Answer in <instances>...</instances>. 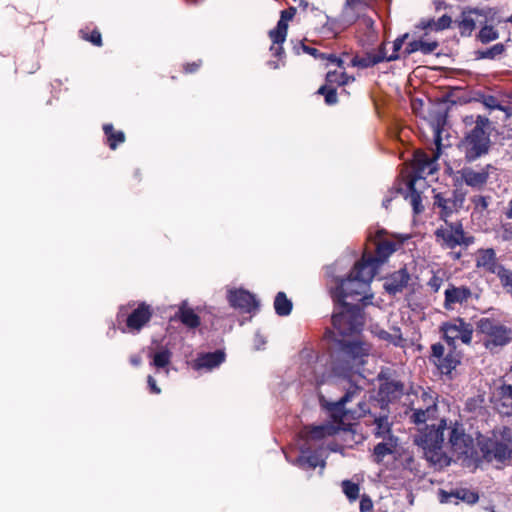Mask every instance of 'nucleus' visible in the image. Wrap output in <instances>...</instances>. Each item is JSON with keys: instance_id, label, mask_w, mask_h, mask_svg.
<instances>
[{"instance_id": "f257e3e1", "label": "nucleus", "mask_w": 512, "mask_h": 512, "mask_svg": "<svg viewBox=\"0 0 512 512\" xmlns=\"http://www.w3.org/2000/svg\"><path fill=\"white\" fill-rule=\"evenodd\" d=\"M363 307L353 303H334L331 321L333 330H327L326 335L334 343L333 371L340 376L344 395L334 402H326L323 407L331 413L334 420L342 419L348 414L345 405L362 393V387L352 378L365 364L370 346L363 341L352 339L359 334L364 326Z\"/></svg>"}, {"instance_id": "f03ea898", "label": "nucleus", "mask_w": 512, "mask_h": 512, "mask_svg": "<svg viewBox=\"0 0 512 512\" xmlns=\"http://www.w3.org/2000/svg\"><path fill=\"white\" fill-rule=\"evenodd\" d=\"M349 264L348 258H340L325 267V276L335 283V286L330 287L333 303H361L362 307L366 306L373 297L372 294L367 295V292L375 275L368 265L360 262L355 263L353 269L345 274Z\"/></svg>"}, {"instance_id": "7ed1b4c3", "label": "nucleus", "mask_w": 512, "mask_h": 512, "mask_svg": "<svg viewBox=\"0 0 512 512\" xmlns=\"http://www.w3.org/2000/svg\"><path fill=\"white\" fill-rule=\"evenodd\" d=\"M445 431H448L446 419H441L438 424L425 425L418 429L414 436V443L424 451L426 459L434 465L448 464L443 452Z\"/></svg>"}, {"instance_id": "20e7f679", "label": "nucleus", "mask_w": 512, "mask_h": 512, "mask_svg": "<svg viewBox=\"0 0 512 512\" xmlns=\"http://www.w3.org/2000/svg\"><path fill=\"white\" fill-rule=\"evenodd\" d=\"M489 119L477 116L473 128L468 130L458 143V149L463 154L466 163H472L487 155L491 149V139L486 127Z\"/></svg>"}, {"instance_id": "39448f33", "label": "nucleus", "mask_w": 512, "mask_h": 512, "mask_svg": "<svg viewBox=\"0 0 512 512\" xmlns=\"http://www.w3.org/2000/svg\"><path fill=\"white\" fill-rule=\"evenodd\" d=\"M379 383L377 397L381 406L396 402L405 394V384L399 379L397 370L381 367L376 376Z\"/></svg>"}, {"instance_id": "423d86ee", "label": "nucleus", "mask_w": 512, "mask_h": 512, "mask_svg": "<svg viewBox=\"0 0 512 512\" xmlns=\"http://www.w3.org/2000/svg\"><path fill=\"white\" fill-rule=\"evenodd\" d=\"M477 329L484 335L483 344L485 348L491 352L512 342V328L495 319L481 318L477 322Z\"/></svg>"}, {"instance_id": "0eeeda50", "label": "nucleus", "mask_w": 512, "mask_h": 512, "mask_svg": "<svg viewBox=\"0 0 512 512\" xmlns=\"http://www.w3.org/2000/svg\"><path fill=\"white\" fill-rule=\"evenodd\" d=\"M446 225L447 227L437 228L434 232L437 242L443 248L454 249L460 245L469 246L473 243L474 238L465 236L463 225L460 221H447Z\"/></svg>"}, {"instance_id": "6e6552de", "label": "nucleus", "mask_w": 512, "mask_h": 512, "mask_svg": "<svg viewBox=\"0 0 512 512\" xmlns=\"http://www.w3.org/2000/svg\"><path fill=\"white\" fill-rule=\"evenodd\" d=\"M448 444L458 457L472 458L475 454L474 439L458 422L448 426Z\"/></svg>"}, {"instance_id": "1a4fd4ad", "label": "nucleus", "mask_w": 512, "mask_h": 512, "mask_svg": "<svg viewBox=\"0 0 512 512\" xmlns=\"http://www.w3.org/2000/svg\"><path fill=\"white\" fill-rule=\"evenodd\" d=\"M227 300L231 307L239 309L245 313H255L260 307V302L256 296L242 288L229 290L227 293Z\"/></svg>"}, {"instance_id": "9d476101", "label": "nucleus", "mask_w": 512, "mask_h": 512, "mask_svg": "<svg viewBox=\"0 0 512 512\" xmlns=\"http://www.w3.org/2000/svg\"><path fill=\"white\" fill-rule=\"evenodd\" d=\"M497 168L492 164H486L481 170L475 171L471 167H463L459 173L464 183L475 189L484 187L489 179L491 173L496 171Z\"/></svg>"}, {"instance_id": "9b49d317", "label": "nucleus", "mask_w": 512, "mask_h": 512, "mask_svg": "<svg viewBox=\"0 0 512 512\" xmlns=\"http://www.w3.org/2000/svg\"><path fill=\"white\" fill-rule=\"evenodd\" d=\"M401 244H397L390 240H385L378 243L376 247V255L369 256L367 259L363 258L359 261L361 264H366L371 269V272L375 275L377 269L387 261Z\"/></svg>"}, {"instance_id": "f8f14e48", "label": "nucleus", "mask_w": 512, "mask_h": 512, "mask_svg": "<svg viewBox=\"0 0 512 512\" xmlns=\"http://www.w3.org/2000/svg\"><path fill=\"white\" fill-rule=\"evenodd\" d=\"M151 306L142 302L126 318V326L130 332L138 333L152 317Z\"/></svg>"}, {"instance_id": "ddd939ff", "label": "nucleus", "mask_w": 512, "mask_h": 512, "mask_svg": "<svg viewBox=\"0 0 512 512\" xmlns=\"http://www.w3.org/2000/svg\"><path fill=\"white\" fill-rule=\"evenodd\" d=\"M409 280L410 274L407 268L403 267L390 274L386 278L383 287L389 295L394 296L403 291V289L408 285Z\"/></svg>"}, {"instance_id": "4468645a", "label": "nucleus", "mask_w": 512, "mask_h": 512, "mask_svg": "<svg viewBox=\"0 0 512 512\" xmlns=\"http://www.w3.org/2000/svg\"><path fill=\"white\" fill-rule=\"evenodd\" d=\"M453 198H446L442 193H436L434 195V205L441 209L440 218L447 223V219L456 210L457 205H462L464 200L463 196L457 197L456 191L453 192Z\"/></svg>"}, {"instance_id": "2eb2a0df", "label": "nucleus", "mask_w": 512, "mask_h": 512, "mask_svg": "<svg viewBox=\"0 0 512 512\" xmlns=\"http://www.w3.org/2000/svg\"><path fill=\"white\" fill-rule=\"evenodd\" d=\"M226 358V354L223 350H216L214 352H208L198 355L193 363L195 370L207 369L212 370L220 366Z\"/></svg>"}, {"instance_id": "dca6fc26", "label": "nucleus", "mask_w": 512, "mask_h": 512, "mask_svg": "<svg viewBox=\"0 0 512 512\" xmlns=\"http://www.w3.org/2000/svg\"><path fill=\"white\" fill-rule=\"evenodd\" d=\"M444 295V307L446 309H452L454 304H463L467 302V300L471 297L472 292L466 286L456 287L454 285H450L445 290Z\"/></svg>"}, {"instance_id": "f3484780", "label": "nucleus", "mask_w": 512, "mask_h": 512, "mask_svg": "<svg viewBox=\"0 0 512 512\" xmlns=\"http://www.w3.org/2000/svg\"><path fill=\"white\" fill-rule=\"evenodd\" d=\"M461 354L456 348L449 347V351L439 360H433V363L443 375H451L452 371L461 363Z\"/></svg>"}, {"instance_id": "a211bd4d", "label": "nucleus", "mask_w": 512, "mask_h": 512, "mask_svg": "<svg viewBox=\"0 0 512 512\" xmlns=\"http://www.w3.org/2000/svg\"><path fill=\"white\" fill-rule=\"evenodd\" d=\"M292 465L302 469H315L319 465L324 466L325 462L310 448L302 447L300 449V455L292 461Z\"/></svg>"}, {"instance_id": "6ab92c4d", "label": "nucleus", "mask_w": 512, "mask_h": 512, "mask_svg": "<svg viewBox=\"0 0 512 512\" xmlns=\"http://www.w3.org/2000/svg\"><path fill=\"white\" fill-rule=\"evenodd\" d=\"M486 448V451L483 450V452L488 459L494 458L499 462H504L511 457V450L504 442L490 441L489 444H486Z\"/></svg>"}, {"instance_id": "aec40b11", "label": "nucleus", "mask_w": 512, "mask_h": 512, "mask_svg": "<svg viewBox=\"0 0 512 512\" xmlns=\"http://www.w3.org/2000/svg\"><path fill=\"white\" fill-rule=\"evenodd\" d=\"M506 45L504 43H496L490 47L476 49L473 52L474 59L479 60H500L506 52Z\"/></svg>"}, {"instance_id": "412c9836", "label": "nucleus", "mask_w": 512, "mask_h": 512, "mask_svg": "<svg viewBox=\"0 0 512 512\" xmlns=\"http://www.w3.org/2000/svg\"><path fill=\"white\" fill-rule=\"evenodd\" d=\"M474 14L478 16L483 15L482 11L477 8L462 12L461 20L458 23V28L461 36H471L473 30L476 28V20L473 17Z\"/></svg>"}, {"instance_id": "4be33fe9", "label": "nucleus", "mask_w": 512, "mask_h": 512, "mask_svg": "<svg viewBox=\"0 0 512 512\" xmlns=\"http://www.w3.org/2000/svg\"><path fill=\"white\" fill-rule=\"evenodd\" d=\"M436 411V398H429V406H424L413 410V413L410 416L411 422L417 425L424 424L427 420L434 417Z\"/></svg>"}, {"instance_id": "5701e85b", "label": "nucleus", "mask_w": 512, "mask_h": 512, "mask_svg": "<svg viewBox=\"0 0 512 512\" xmlns=\"http://www.w3.org/2000/svg\"><path fill=\"white\" fill-rule=\"evenodd\" d=\"M502 264H499L496 259V253L493 248H488L480 252L476 261L477 267H483L489 273L494 274Z\"/></svg>"}, {"instance_id": "b1692460", "label": "nucleus", "mask_w": 512, "mask_h": 512, "mask_svg": "<svg viewBox=\"0 0 512 512\" xmlns=\"http://www.w3.org/2000/svg\"><path fill=\"white\" fill-rule=\"evenodd\" d=\"M497 406L505 410L501 412L506 415H512V385L502 384L497 388Z\"/></svg>"}, {"instance_id": "393cba45", "label": "nucleus", "mask_w": 512, "mask_h": 512, "mask_svg": "<svg viewBox=\"0 0 512 512\" xmlns=\"http://www.w3.org/2000/svg\"><path fill=\"white\" fill-rule=\"evenodd\" d=\"M176 317L183 325L190 329H195L200 325V317L191 308L186 307V301L179 307Z\"/></svg>"}, {"instance_id": "a878e982", "label": "nucleus", "mask_w": 512, "mask_h": 512, "mask_svg": "<svg viewBox=\"0 0 512 512\" xmlns=\"http://www.w3.org/2000/svg\"><path fill=\"white\" fill-rule=\"evenodd\" d=\"M459 322L455 318L451 322H445L441 325L440 329L443 332V339L451 348H456V340L459 338Z\"/></svg>"}, {"instance_id": "bb28decb", "label": "nucleus", "mask_w": 512, "mask_h": 512, "mask_svg": "<svg viewBox=\"0 0 512 512\" xmlns=\"http://www.w3.org/2000/svg\"><path fill=\"white\" fill-rule=\"evenodd\" d=\"M436 171V161L430 157L424 155L421 158L414 170V175L411 179H424L423 174L431 175Z\"/></svg>"}, {"instance_id": "cd10ccee", "label": "nucleus", "mask_w": 512, "mask_h": 512, "mask_svg": "<svg viewBox=\"0 0 512 512\" xmlns=\"http://www.w3.org/2000/svg\"><path fill=\"white\" fill-rule=\"evenodd\" d=\"M416 180L410 179L407 182V194L405 198H410V202L413 208L414 214H420L424 210V206L422 205L421 194L415 188Z\"/></svg>"}, {"instance_id": "c85d7f7f", "label": "nucleus", "mask_w": 512, "mask_h": 512, "mask_svg": "<svg viewBox=\"0 0 512 512\" xmlns=\"http://www.w3.org/2000/svg\"><path fill=\"white\" fill-rule=\"evenodd\" d=\"M447 122V110H437L433 116L434 141L439 148L441 145V133Z\"/></svg>"}, {"instance_id": "c756f323", "label": "nucleus", "mask_w": 512, "mask_h": 512, "mask_svg": "<svg viewBox=\"0 0 512 512\" xmlns=\"http://www.w3.org/2000/svg\"><path fill=\"white\" fill-rule=\"evenodd\" d=\"M293 308L292 301L287 298L284 292H278L274 299V309L278 316L290 315Z\"/></svg>"}, {"instance_id": "7c9ffc66", "label": "nucleus", "mask_w": 512, "mask_h": 512, "mask_svg": "<svg viewBox=\"0 0 512 512\" xmlns=\"http://www.w3.org/2000/svg\"><path fill=\"white\" fill-rule=\"evenodd\" d=\"M499 31L493 26L485 24L480 28L478 33L475 35L476 41L483 45H487L499 38Z\"/></svg>"}, {"instance_id": "2f4dec72", "label": "nucleus", "mask_w": 512, "mask_h": 512, "mask_svg": "<svg viewBox=\"0 0 512 512\" xmlns=\"http://www.w3.org/2000/svg\"><path fill=\"white\" fill-rule=\"evenodd\" d=\"M395 446L396 443H392V441L390 443L380 442L376 444L372 453L373 462L380 464L387 455L394 452Z\"/></svg>"}, {"instance_id": "473e14b6", "label": "nucleus", "mask_w": 512, "mask_h": 512, "mask_svg": "<svg viewBox=\"0 0 512 512\" xmlns=\"http://www.w3.org/2000/svg\"><path fill=\"white\" fill-rule=\"evenodd\" d=\"M383 62V58L374 57L373 53H366L363 57L355 56L351 59L350 65L352 67H359L362 69L373 67Z\"/></svg>"}, {"instance_id": "72a5a7b5", "label": "nucleus", "mask_w": 512, "mask_h": 512, "mask_svg": "<svg viewBox=\"0 0 512 512\" xmlns=\"http://www.w3.org/2000/svg\"><path fill=\"white\" fill-rule=\"evenodd\" d=\"M374 423L376 426L374 431L375 437L385 438L388 436L390 441H393V439L396 440V438L391 434V424L389 423L387 416L375 418Z\"/></svg>"}, {"instance_id": "f704fd0d", "label": "nucleus", "mask_w": 512, "mask_h": 512, "mask_svg": "<svg viewBox=\"0 0 512 512\" xmlns=\"http://www.w3.org/2000/svg\"><path fill=\"white\" fill-rule=\"evenodd\" d=\"M354 80V76H349L345 71L337 72L336 70L328 71L325 77L326 83L337 86H344Z\"/></svg>"}, {"instance_id": "c9c22d12", "label": "nucleus", "mask_w": 512, "mask_h": 512, "mask_svg": "<svg viewBox=\"0 0 512 512\" xmlns=\"http://www.w3.org/2000/svg\"><path fill=\"white\" fill-rule=\"evenodd\" d=\"M378 337L382 340L388 341L397 347H403L405 340L402 336L401 330L399 327H393V333H389L385 330H380L378 333Z\"/></svg>"}, {"instance_id": "e433bc0d", "label": "nucleus", "mask_w": 512, "mask_h": 512, "mask_svg": "<svg viewBox=\"0 0 512 512\" xmlns=\"http://www.w3.org/2000/svg\"><path fill=\"white\" fill-rule=\"evenodd\" d=\"M288 25L285 21L279 20L274 29L270 30L269 37L273 44H283L286 40Z\"/></svg>"}, {"instance_id": "4c0bfd02", "label": "nucleus", "mask_w": 512, "mask_h": 512, "mask_svg": "<svg viewBox=\"0 0 512 512\" xmlns=\"http://www.w3.org/2000/svg\"><path fill=\"white\" fill-rule=\"evenodd\" d=\"M455 495L458 504L463 502L472 505L477 503L479 500L478 493L467 488H455Z\"/></svg>"}, {"instance_id": "58836bf2", "label": "nucleus", "mask_w": 512, "mask_h": 512, "mask_svg": "<svg viewBox=\"0 0 512 512\" xmlns=\"http://www.w3.org/2000/svg\"><path fill=\"white\" fill-rule=\"evenodd\" d=\"M317 94L324 96V101L329 106L338 103L337 89L333 85L325 83L317 90Z\"/></svg>"}, {"instance_id": "ea45409f", "label": "nucleus", "mask_w": 512, "mask_h": 512, "mask_svg": "<svg viewBox=\"0 0 512 512\" xmlns=\"http://www.w3.org/2000/svg\"><path fill=\"white\" fill-rule=\"evenodd\" d=\"M172 352L167 347H162L153 355L152 364L160 369L165 368L171 361Z\"/></svg>"}, {"instance_id": "a19ab883", "label": "nucleus", "mask_w": 512, "mask_h": 512, "mask_svg": "<svg viewBox=\"0 0 512 512\" xmlns=\"http://www.w3.org/2000/svg\"><path fill=\"white\" fill-rule=\"evenodd\" d=\"M459 322V338L464 344H470L472 341L473 326L467 323L463 318L457 317Z\"/></svg>"}, {"instance_id": "79ce46f5", "label": "nucleus", "mask_w": 512, "mask_h": 512, "mask_svg": "<svg viewBox=\"0 0 512 512\" xmlns=\"http://www.w3.org/2000/svg\"><path fill=\"white\" fill-rule=\"evenodd\" d=\"M426 36H427V32H425L423 34V36H420L419 39H417L418 51L421 52L423 55L432 54L439 47V42L436 40H433V41L424 40V37H426Z\"/></svg>"}, {"instance_id": "37998d69", "label": "nucleus", "mask_w": 512, "mask_h": 512, "mask_svg": "<svg viewBox=\"0 0 512 512\" xmlns=\"http://www.w3.org/2000/svg\"><path fill=\"white\" fill-rule=\"evenodd\" d=\"M365 1L366 0H345L341 18H342V21L347 26L352 25L357 20V17H354V16L348 17V11L351 9H354L357 4H362Z\"/></svg>"}, {"instance_id": "c03bdc74", "label": "nucleus", "mask_w": 512, "mask_h": 512, "mask_svg": "<svg viewBox=\"0 0 512 512\" xmlns=\"http://www.w3.org/2000/svg\"><path fill=\"white\" fill-rule=\"evenodd\" d=\"M341 485L343 493L346 495L349 501H355L358 499L360 488L357 483H354L350 480H343Z\"/></svg>"}, {"instance_id": "a18cd8bd", "label": "nucleus", "mask_w": 512, "mask_h": 512, "mask_svg": "<svg viewBox=\"0 0 512 512\" xmlns=\"http://www.w3.org/2000/svg\"><path fill=\"white\" fill-rule=\"evenodd\" d=\"M438 499H439V502L442 504L458 505L456 495H455V488L451 489L450 491H446L444 489H439Z\"/></svg>"}, {"instance_id": "49530a36", "label": "nucleus", "mask_w": 512, "mask_h": 512, "mask_svg": "<svg viewBox=\"0 0 512 512\" xmlns=\"http://www.w3.org/2000/svg\"><path fill=\"white\" fill-rule=\"evenodd\" d=\"M106 141L109 148L115 150L121 143L125 141V134L123 131H115L113 134L106 138Z\"/></svg>"}, {"instance_id": "de8ad7c7", "label": "nucleus", "mask_w": 512, "mask_h": 512, "mask_svg": "<svg viewBox=\"0 0 512 512\" xmlns=\"http://www.w3.org/2000/svg\"><path fill=\"white\" fill-rule=\"evenodd\" d=\"M483 105L490 110L506 111L505 107L494 95L488 94L487 97H483Z\"/></svg>"}, {"instance_id": "09e8293b", "label": "nucleus", "mask_w": 512, "mask_h": 512, "mask_svg": "<svg viewBox=\"0 0 512 512\" xmlns=\"http://www.w3.org/2000/svg\"><path fill=\"white\" fill-rule=\"evenodd\" d=\"M414 34H417L421 30H433L436 31V20L434 18H423L414 27Z\"/></svg>"}, {"instance_id": "8fccbe9b", "label": "nucleus", "mask_w": 512, "mask_h": 512, "mask_svg": "<svg viewBox=\"0 0 512 512\" xmlns=\"http://www.w3.org/2000/svg\"><path fill=\"white\" fill-rule=\"evenodd\" d=\"M362 22L364 23L365 27L367 28V37L369 40L374 41L377 38V30L375 29V23L374 20L369 16H363Z\"/></svg>"}, {"instance_id": "3c124183", "label": "nucleus", "mask_w": 512, "mask_h": 512, "mask_svg": "<svg viewBox=\"0 0 512 512\" xmlns=\"http://www.w3.org/2000/svg\"><path fill=\"white\" fill-rule=\"evenodd\" d=\"M332 427L328 425L314 426L311 430V437L316 440L324 438L331 434Z\"/></svg>"}, {"instance_id": "603ef678", "label": "nucleus", "mask_w": 512, "mask_h": 512, "mask_svg": "<svg viewBox=\"0 0 512 512\" xmlns=\"http://www.w3.org/2000/svg\"><path fill=\"white\" fill-rule=\"evenodd\" d=\"M374 57H381V58H383V62L384 61L392 62V61L399 60L401 58L400 54H390V55H387L386 48H385V43H383V44H381L379 46L377 53L374 54Z\"/></svg>"}, {"instance_id": "864d4df0", "label": "nucleus", "mask_w": 512, "mask_h": 512, "mask_svg": "<svg viewBox=\"0 0 512 512\" xmlns=\"http://www.w3.org/2000/svg\"><path fill=\"white\" fill-rule=\"evenodd\" d=\"M324 28L335 35L338 34L342 29L340 26V21L329 16H327V21L324 24Z\"/></svg>"}, {"instance_id": "5fc2aeb1", "label": "nucleus", "mask_w": 512, "mask_h": 512, "mask_svg": "<svg viewBox=\"0 0 512 512\" xmlns=\"http://www.w3.org/2000/svg\"><path fill=\"white\" fill-rule=\"evenodd\" d=\"M452 23V18L444 14L438 20H436V32L443 31L450 27Z\"/></svg>"}, {"instance_id": "6e6d98bb", "label": "nucleus", "mask_w": 512, "mask_h": 512, "mask_svg": "<svg viewBox=\"0 0 512 512\" xmlns=\"http://www.w3.org/2000/svg\"><path fill=\"white\" fill-rule=\"evenodd\" d=\"M444 352L445 348L440 342L434 343L431 346V358H433V360H439L442 358L445 355Z\"/></svg>"}, {"instance_id": "4d7b16f0", "label": "nucleus", "mask_w": 512, "mask_h": 512, "mask_svg": "<svg viewBox=\"0 0 512 512\" xmlns=\"http://www.w3.org/2000/svg\"><path fill=\"white\" fill-rule=\"evenodd\" d=\"M409 35H410L409 33H404V34L398 36L393 41V51H392V54H399V51L401 50L404 42L408 39Z\"/></svg>"}, {"instance_id": "13d9d810", "label": "nucleus", "mask_w": 512, "mask_h": 512, "mask_svg": "<svg viewBox=\"0 0 512 512\" xmlns=\"http://www.w3.org/2000/svg\"><path fill=\"white\" fill-rule=\"evenodd\" d=\"M300 48L302 49V51L304 53H307L309 55H312L313 57L315 58H321V59H324V56L325 54L324 53H321L318 49L316 48H313V47H310V46H307L305 45L304 43L300 42Z\"/></svg>"}, {"instance_id": "bf43d9fd", "label": "nucleus", "mask_w": 512, "mask_h": 512, "mask_svg": "<svg viewBox=\"0 0 512 512\" xmlns=\"http://www.w3.org/2000/svg\"><path fill=\"white\" fill-rule=\"evenodd\" d=\"M373 508V502L369 496L363 495L360 499L359 509L361 512H369Z\"/></svg>"}, {"instance_id": "052dcab7", "label": "nucleus", "mask_w": 512, "mask_h": 512, "mask_svg": "<svg viewBox=\"0 0 512 512\" xmlns=\"http://www.w3.org/2000/svg\"><path fill=\"white\" fill-rule=\"evenodd\" d=\"M418 52L417 48V40H413L409 43H407L406 47L404 48L402 54H400L401 58H407L411 54Z\"/></svg>"}, {"instance_id": "680f3d73", "label": "nucleus", "mask_w": 512, "mask_h": 512, "mask_svg": "<svg viewBox=\"0 0 512 512\" xmlns=\"http://www.w3.org/2000/svg\"><path fill=\"white\" fill-rule=\"evenodd\" d=\"M85 40L90 41L93 45L100 47L102 45L101 33L98 30H93L89 37H84Z\"/></svg>"}, {"instance_id": "e2e57ef3", "label": "nucleus", "mask_w": 512, "mask_h": 512, "mask_svg": "<svg viewBox=\"0 0 512 512\" xmlns=\"http://www.w3.org/2000/svg\"><path fill=\"white\" fill-rule=\"evenodd\" d=\"M324 59H327L330 64H334L344 70V61L342 58L334 54H325Z\"/></svg>"}, {"instance_id": "0e129e2a", "label": "nucleus", "mask_w": 512, "mask_h": 512, "mask_svg": "<svg viewBox=\"0 0 512 512\" xmlns=\"http://www.w3.org/2000/svg\"><path fill=\"white\" fill-rule=\"evenodd\" d=\"M270 51L275 57L279 59H281L284 55V49L282 44H272L270 47Z\"/></svg>"}, {"instance_id": "69168bd1", "label": "nucleus", "mask_w": 512, "mask_h": 512, "mask_svg": "<svg viewBox=\"0 0 512 512\" xmlns=\"http://www.w3.org/2000/svg\"><path fill=\"white\" fill-rule=\"evenodd\" d=\"M501 238L503 241L512 240V227L510 226V224L503 225V231L501 234Z\"/></svg>"}, {"instance_id": "338daca9", "label": "nucleus", "mask_w": 512, "mask_h": 512, "mask_svg": "<svg viewBox=\"0 0 512 512\" xmlns=\"http://www.w3.org/2000/svg\"><path fill=\"white\" fill-rule=\"evenodd\" d=\"M147 383L152 393L159 394L161 392L160 388L156 384V380L151 375L147 377Z\"/></svg>"}, {"instance_id": "774afa93", "label": "nucleus", "mask_w": 512, "mask_h": 512, "mask_svg": "<svg viewBox=\"0 0 512 512\" xmlns=\"http://www.w3.org/2000/svg\"><path fill=\"white\" fill-rule=\"evenodd\" d=\"M265 343H266L265 338L259 332H257L255 334L256 349L259 350Z\"/></svg>"}]
</instances>
